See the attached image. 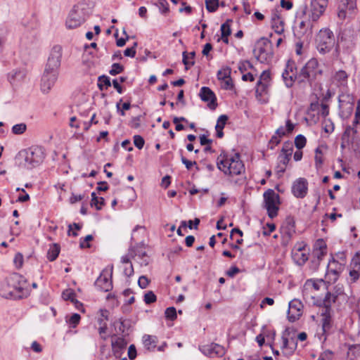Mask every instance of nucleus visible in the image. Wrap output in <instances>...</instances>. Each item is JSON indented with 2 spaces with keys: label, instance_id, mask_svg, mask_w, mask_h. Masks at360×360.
<instances>
[{
  "label": "nucleus",
  "instance_id": "nucleus-1",
  "mask_svg": "<svg viewBox=\"0 0 360 360\" xmlns=\"http://www.w3.org/2000/svg\"><path fill=\"white\" fill-rule=\"evenodd\" d=\"M322 75V70L319 67L316 58H312L297 72L293 62L288 60L285 68L282 72L283 80L287 87H291L297 79L299 83H309L310 86L316 80L318 75Z\"/></svg>",
  "mask_w": 360,
  "mask_h": 360
},
{
  "label": "nucleus",
  "instance_id": "nucleus-2",
  "mask_svg": "<svg viewBox=\"0 0 360 360\" xmlns=\"http://www.w3.org/2000/svg\"><path fill=\"white\" fill-rule=\"evenodd\" d=\"M30 293L27 280L19 274H13L0 283V295L11 300L26 298Z\"/></svg>",
  "mask_w": 360,
  "mask_h": 360
},
{
  "label": "nucleus",
  "instance_id": "nucleus-3",
  "mask_svg": "<svg viewBox=\"0 0 360 360\" xmlns=\"http://www.w3.org/2000/svg\"><path fill=\"white\" fill-rule=\"evenodd\" d=\"M217 165L224 174L229 176L240 175L245 170L238 153L231 155L222 151L217 159Z\"/></svg>",
  "mask_w": 360,
  "mask_h": 360
},
{
  "label": "nucleus",
  "instance_id": "nucleus-4",
  "mask_svg": "<svg viewBox=\"0 0 360 360\" xmlns=\"http://www.w3.org/2000/svg\"><path fill=\"white\" fill-rule=\"evenodd\" d=\"M19 164L27 169H32L39 165L44 159V153L42 148L32 146L20 151L18 154Z\"/></svg>",
  "mask_w": 360,
  "mask_h": 360
},
{
  "label": "nucleus",
  "instance_id": "nucleus-5",
  "mask_svg": "<svg viewBox=\"0 0 360 360\" xmlns=\"http://www.w3.org/2000/svg\"><path fill=\"white\" fill-rule=\"evenodd\" d=\"M360 101L356 108L354 118L352 125H347L342 136L341 147L352 146L360 141V137L358 133V126L360 125Z\"/></svg>",
  "mask_w": 360,
  "mask_h": 360
},
{
  "label": "nucleus",
  "instance_id": "nucleus-6",
  "mask_svg": "<svg viewBox=\"0 0 360 360\" xmlns=\"http://www.w3.org/2000/svg\"><path fill=\"white\" fill-rule=\"evenodd\" d=\"M89 15V9L84 3L73 6L67 18L65 25L68 29H75L85 22Z\"/></svg>",
  "mask_w": 360,
  "mask_h": 360
},
{
  "label": "nucleus",
  "instance_id": "nucleus-7",
  "mask_svg": "<svg viewBox=\"0 0 360 360\" xmlns=\"http://www.w3.org/2000/svg\"><path fill=\"white\" fill-rule=\"evenodd\" d=\"M253 55L261 63H270L274 57L271 41L266 37L258 39L253 49Z\"/></svg>",
  "mask_w": 360,
  "mask_h": 360
},
{
  "label": "nucleus",
  "instance_id": "nucleus-8",
  "mask_svg": "<svg viewBox=\"0 0 360 360\" xmlns=\"http://www.w3.org/2000/svg\"><path fill=\"white\" fill-rule=\"evenodd\" d=\"M318 51L321 53L329 52L333 48L335 39L333 32L328 28L321 30L316 37Z\"/></svg>",
  "mask_w": 360,
  "mask_h": 360
},
{
  "label": "nucleus",
  "instance_id": "nucleus-9",
  "mask_svg": "<svg viewBox=\"0 0 360 360\" xmlns=\"http://www.w3.org/2000/svg\"><path fill=\"white\" fill-rule=\"evenodd\" d=\"M264 207L267 210L268 215L273 219L278 214L280 197L272 189H268L264 193Z\"/></svg>",
  "mask_w": 360,
  "mask_h": 360
},
{
  "label": "nucleus",
  "instance_id": "nucleus-10",
  "mask_svg": "<svg viewBox=\"0 0 360 360\" xmlns=\"http://www.w3.org/2000/svg\"><path fill=\"white\" fill-rule=\"evenodd\" d=\"M63 49L60 45H55L51 50L45 69L58 72L61 64Z\"/></svg>",
  "mask_w": 360,
  "mask_h": 360
},
{
  "label": "nucleus",
  "instance_id": "nucleus-11",
  "mask_svg": "<svg viewBox=\"0 0 360 360\" xmlns=\"http://www.w3.org/2000/svg\"><path fill=\"white\" fill-rule=\"evenodd\" d=\"M328 6V0H311L308 17L313 22L317 21L323 15Z\"/></svg>",
  "mask_w": 360,
  "mask_h": 360
},
{
  "label": "nucleus",
  "instance_id": "nucleus-12",
  "mask_svg": "<svg viewBox=\"0 0 360 360\" xmlns=\"http://www.w3.org/2000/svg\"><path fill=\"white\" fill-rule=\"evenodd\" d=\"M58 72L44 69L41 79V90L44 94H48L58 79Z\"/></svg>",
  "mask_w": 360,
  "mask_h": 360
},
{
  "label": "nucleus",
  "instance_id": "nucleus-13",
  "mask_svg": "<svg viewBox=\"0 0 360 360\" xmlns=\"http://www.w3.org/2000/svg\"><path fill=\"white\" fill-rule=\"evenodd\" d=\"M340 262L336 260L334 257L329 261L327 266V274L328 275L332 274L333 278L331 280L335 281L338 280L340 274L343 271L345 264V258L341 255L340 256Z\"/></svg>",
  "mask_w": 360,
  "mask_h": 360
},
{
  "label": "nucleus",
  "instance_id": "nucleus-14",
  "mask_svg": "<svg viewBox=\"0 0 360 360\" xmlns=\"http://www.w3.org/2000/svg\"><path fill=\"white\" fill-rule=\"evenodd\" d=\"M199 350L205 356L210 358H215L222 356L225 354V349L223 346L217 344L211 343L199 347Z\"/></svg>",
  "mask_w": 360,
  "mask_h": 360
},
{
  "label": "nucleus",
  "instance_id": "nucleus-15",
  "mask_svg": "<svg viewBox=\"0 0 360 360\" xmlns=\"http://www.w3.org/2000/svg\"><path fill=\"white\" fill-rule=\"evenodd\" d=\"M292 257L299 266L303 265L308 259V251L303 243H297L292 250Z\"/></svg>",
  "mask_w": 360,
  "mask_h": 360
},
{
  "label": "nucleus",
  "instance_id": "nucleus-16",
  "mask_svg": "<svg viewBox=\"0 0 360 360\" xmlns=\"http://www.w3.org/2000/svg\"><path fill=\"white\" fill-rule=\"evenodd\" d=\"M112 271L103 270L95 282V285L101 290L108 292L112 288Z\"/></svg>",
  "mask_w": 360,
  "mask_h": 360
},
{
  "label": "nucleus",
  "instance_id": "nucleus-17",
  "mask_svg": "<svg viewBox=\"0 0 360 360\" xmlns=\"http://www.w3.org/2000/svg\"><path fill=\"white\" fill-rule=\"evenodd\" d=\"M308 191V181L305 178H298L292 186V193L297 198H304Z\"/></svg>",
  "mask_w": 360,
  "mask_h": 360
},
{
  "label": "nucleus",
  "instance_id": "nucleus-18",
  "mask_svg": "<svg viewBox=\"0 0 360 360\" xmlns=\"http://www.w3.org/2000/svg\"><path fill=\"white\" fill-rule=\"evenodd\" d=\"M303 305L302 302L298 300H292L289 302L288 311V319L289 321L294 322L302 315V309Z\"/></svg>",
  "mask_w": 360,
  "mask_h": 360
},
{
  "label": "nucleus",
  "instance_id": "nucleus-19",
  "mask_svg": "<svg viewBox=\"0 0 360 360\" xmlns=\"http://www.w3.org/2000/svg\"><path fill=\"white\" fill-rule=\"evenodd\" d=\"M199 95L203 101L208 102L207 105L210 109L214 110L217 108V103H216V96L209 87H202Z\"/></svg>",
  "mask_w": 360,
  "mask_h": 360
},
{
  "label": "nucleus",
  "instance_id": "nucleus-20",
  "mask_svg": "<svg viewBox=\"0 0 360 360\" xmlns=\"http://www.w3.org/2000/svg\"><path fill=\"white\" fill-rule=\"evenodd\" d=\"M270 85L257 82L256 85L255 95L257 99L262 103L268 102V94Z\"/></svg>",
  "mask_w": 360,
  "mask_h": 360
},
{
  "label": "nucleus",
  "instance_id": "nucleus-21",
  "mask_svg": "<svg viewBox=\"0 0 360 360\" xmlns=\"http://www.w3.org/2000/svg\"><path fill=\"white\" fill-rule=\"evenodd\" d=\"M326 253L327 250H313V256L314 259L311 260V264L314 266V269L318 268L321 261L323 259Z\"/></svg>",
  "mask_w": 360,
  "mask_h": 360
},
{
  "label": "nucleus",
  "instance_id": "nucleus-22",
  "mask_svg": "<svg viewBox=\"0 0 360 360\" xmlns=\"http://www.w3.org/2000/svg\"><path fill=\"white\" fill-rule=\"evenodd\" d=\"M283 340V348L285 349H289L291 352H293L295 349L297 348V340L294 338H290L288 339V338L285 337L283 335L282 336Z\"/></svg>",
  "mask_w": 360,
  "mask_h": 360
},
{
  "label": "nucleus",
  "instance_id": "nucleus-23",
  "mask_svg": "<svg viewBox=\"0 0 360 360\" xmlns=\"http://www.w3.org/2000/svg\"><path fill=\"white\" fill-rule=\"evenodd\" d=\"M60 248L59 245L56 243L52 244L47 252V258L49 261L53 262L56 259L59 253H60Z\"/></svg>",
  "mask_w": 360,
  "mask_h": 360
},
{
  "label": "nucleus",
  "instance_id": "nucleus-24",
  "mask_svg": "<svg viewBox=\"0 0 360 360\" xmlns=\"http://www.w3.org/2000/svg\"><path fill=\"white\" fill-rule=\"evenodd\" d=\"M294 129V124L291 122L290 120L286 121V129L283 127H280L276 131V135L279 137H283L286 135L287 133H291Z\"/></svg>",
  "mask_w": 360,
  "mask_h": 360
},
{
  "label": "nucleus",
  "instance_id": "nucleus-25",
  "mask_svg": "<svg viewBox=\"0 0 360 360\" xmlns=\"http://www.w3.org/2000/svg\"><path fill=\"white\" fill-rule=\"evenodd\" d=\"M348 77L349 76L345 71L339 70L335 73L334 79L339 84V85L345 86L347 84Z\"/></svg>",
  "mask_w": 360,
  "mask_h": 360
},
{
  "label": "nucleus",
  "instance_id": "nucleus-26",
  "mask_svg": "<svg viewBox=\"0 0 360 360\" xmlns=\"http://www.w3.org/2000/svg\"><path fill=\"white\" fill-rule=\"evenodd\" d=\"M156 339L157 338L155 336L145 335L143 337V341L145 347L148 349H154L156 347Z\"/></svg>",
  "mask_w": 360,
  "mask_h": 360
},
{
  "label": "nucleus",
  "instance_id": "nucleus-27",
  "mask_svg": "<svg viewBox=\"0 0 360 360\" xmlns=\"http://www.w3.org/2000/svg\"><path fill=\"white\" fill-rule=\"evenodd\" d=\"M111 86L110 79L108 76L102 75L98 77V86L100 90L103 91L104 87L107 89Z\"/></svg>",
  "mask_w": 360,
  "mask_h": 360
},
{
  "label": "nucleus",
  "instance_id": "nucleus-28",
  "mask_svg": "<svg viewBox=\"0 0 360 360\" xmlns=\"http://www.w3.org/2000/svg\"><path fill=\"white\" fill-rule=\"evenodd\" d=\"M231 69L229 67H225L219 70L217 72V78L222 81L231 77Z\"/></svg>",
  "mask_w": 360,
  "mask_h": 360
},
{
  "label": "nucleus",
  "instance_id": "nucleus-29",
  "mask_svg": "<svg viewBox=\"0 0 360 360\" xmlns=\"http://www.w3.org/2000/svg\"><path fill=\"white\" fill-rule=\"evenodd\" d=\"M205 3L206 9L210 13L215 12L219 6V0H205Z\"/></svg>",
  "mask_w": 360,
  "mask_h": 360
},
{
  "label": "nucleus",
  "instance_id": "nucleus-30",
  "mask_svg": "<svg viewBox=\"0 0 360 360\" xmlns=\"http://www.w3.org/2000/svg\"><path fill=\"white\" fill-rule=\"evenodd\" d=\"M337 298L336 295L331 294L330 292H327L324 300H323V305L326 307V311H328L332 303L335 302Z\"/></svg>",
  "mask_w": 360,
  "mask_h": 360
},
{
  "label": "nucleus",
  "instance_id": "nucleus-31",
  "mask_svg": "<svg viewBox=\"0 0 360 360\" xmlns=\"http://www.w3.org/2000/svg\"><path fill=\"white\" fill-rule=\"evenodd\" d=\"M112 349L115 352V349H123L127 345V342L123 338H117L115 340H112L111 343Z\"/></svg>",
  "mask_w": 360,
  "mask_h": 360
},
{
  "label": "nucleus",
  "instance_id": "nucleus-32",
  "mask_svg": "<svg viewBox=\"0 0 360 360\" xmlns=\"http://www.w3.org/2000/svg\"><path fill=\"white\" fill-rule=\"evenodd\" d=\"M62 297L65 300H70L71 302H75L76 300V294L72 289H67L63 292Z\"/></svg>",
  "mask_w": 360,
  "mask_h": 360
},
{
  "label": "nucleus",
  "instance_id": "nucleus-33",
  "mask_svg": "<svg viewBox=\"0 0 360 360\" xmlns=\"http://www.w3.org/2000/svg\"><path fill=\"white\" fill-rule=\"evenodd\" d=\"M306 143L307 139L302 134L297 135L295 139V145L298 150H301L302 148H303L305 146Z\"/></svg>",
  "mask_w": 360,
  "mask_h": 360
},
{
  "label": "nucleus",
  "instance_id": "nucleus-34",
  "mask_svg": "<svg viewBox=\"0 0 360 360\" xmlns=\"http://www.w3.org/2000/svg\"><path fill=\"white\" fill-rule=\"evenodd\" d=\"M293 148L291 142L286 141L283 143L281 154L291 157Z\"/></svg>",
  "mask_w": 360,
  "mask_h": 360
},
{
  "label": "nucleus",
  "instance_id": "nucleus-35",
  "mask_svg": "<svg viewBox=\"0 0 360 360\" xmlns=\"http://www.w3.org/2000/svg\"><path fill=\"white\" fill-rule=\"evenodd\" d=\"M157 6H158L161 13L166 15L169 13V4L167 0H158Z\"/></svg>",
  "mask_w": 360,
  "mask_h": 360
},
{
  "label": "nucleus",
  "instance_id": "nucleus-36",
  "mask_svg": "<svg viewBox=\"0 0 360 360\" xmlns=\"http://www.w3.org/2000/svg\"><path fill=\"white\" fill-rule=\"evenodd\" d=\"M348 281L349 283H355L360 276V269L352 267V269L349 271Z\"/></svg>",
  "mask_w": 360,
  "mask_h": 360
},
{
  "label": "nucleus",
  "instance_id": "nucleus-37",
  "mask_svg": "<svg viewBox=\"0 0 360 360\" xmlns=\"http://www.w3.org/2000/svg\"><path fill=\"white\" fill-rule=\"evenodd\" d=\"M27 129V126L24 123L17 124L13 126L12 132L14 134L20 135L23 134Z\"/></svg>",
  "mask_w": 360,
  "mask_h": 360
},
{
  "label": "nucleus",
  "instance_id": "nucleus-38",
  "mask_svg": "<svg viewBox=\"0 0 360 360\" xmlns=\"http://www.w3.org/2000/svg\"><path fill=\"white\" fill-rule=\"evenodd\" d=\"M315 165L317 169L320 168L323 162V155L321 150L317 148L315 150Z\"/></svg>",
  "mask_w": 360,
  "mask_h": 360
},
{
  "label": "nucleus",
  "instance_id": "nucleus-39",
  "mask_svg": "<svg viewBox=\"0 0 360 360\" xmlns=\"http://www.w3.org/2000/svg\"><path fill=\"white\" fill-rule=\"evenodd\" d=\"M231 20H227L226 22L223 23L221 26V37H229L231 33V27L229 25V22H231Z\"/></svg>",
  "mask_w": 360,
  "mask_h": 360
},
{
  "label": "nucleus",
  "instance_id": "nucleus-40",
  "mask_svg": "<svg viewBox=\"0 0 360 360\" xmlns=\"http://www.w3.org/2000/svg\"><path fill=\"white\" fill-rule=\"evenodd\" d=\"M272 24V28L274 30L275 32L281 34L284 32V27H283V20H278L277 22H271Z\"/></svg>",
  "mask_w": 360,
  "mask_h": 360
},
{
  "label": "nucleus",
  "instance_id": "nucleus-41",
  "mask_svg": "<svg viewBox=\"0 0 360 360\" xmlns=\"http://www.w3.org/2000/svg\"><path fill=\"white\" fill-rule=\"evenodd\" d=\"M258 82H262V84L271 85V74L269 71L264 70L262 72L259 77Z\"/></svg>",
  "mask_w": 360,
  "mask_h": 360
},
{
  "label": "nucleus",
  "instance_id": "nucleus-42",
  "mask_svg": "<svg viewBox=\"0 0 360 360\" xmlns=\"http://www.w3.org/2000/svg\"><path fill=\"white\" fill-rule=\"evenodd\" d=\"M229 117L226 115H220L217 122V124L215 126V129H223L225 127V124L228 120Z\"/></svg>",
  "mask_w": 360,
  "mask_h": 360
},
{
  "label": "nucleus",
  "instance_id": "nucleus-43",
  "mask_svg": "<svg viewBox=\"0 0 360 360\" xmlns=\"http://www.w3.org/2000/svg\"><path fill=\"white\" fill-rule=\"evenodd\" d=\"M156 295L154 294V292L153 291H148L145 295H144V302L146 304H152L153 302H155L156 301Z\"/></svg>",
  "mask_w": 360,
  "mask_h": 360
},
{
  "label": "nucleus",
  "instance_id": "nucleus-44",
  "mask_svg": "<svg viewBox=\"0 0 360 360\" xmlns=\"http://www.w3.org/2000/svg\"><path fill=\"white\" fill-rule=\"evenodd\" d=\"M81 319L80 315L78 314H73L70 319H68V322L70 324V327L75 328L79 323Z\"/></svg>",
  "mask_w": 360,
  "mask_h": 360
},
{
  "label": "nucleus",
  "instance_id": "nucleus-45",
  "mask_svg": "<svg viewBox=\"0 0 360 360\" xmlns=\"http://www.w3.org/2000/svg\"><path fill=\"white\" fill-rule=\"evenodd\" d=\"M165 316L169 320H174L176 319V310L174 307H168L165 312Z\"/></svg>",
  "mask_w": 360,
  "mask_h": 360
},
{
  "label": "nucleus",
  "instance_id": "nucleus-46",
  "mask_svg": "<svg viewBox=\"0 0 360 360\" xmlns=\"http://www.w3.org/2000/svg\"><path fill=\"white\" fill-rule=\"evenodd\" d=\"M343 6L350 11H354L356 6V0H342Z\"/></svg>",
  "mask_w": 360,
  "mask_h": 360
},
{
  "label": "nucleus",
  "instance_id": "nucleus-47",
  "mask_svg": "<svg viewBox=\"0 0 360 360\" xmlns=\"http://www.w3.org/2000/svg\"><path fill=\"white\" fill-rule=\"evenodd\" d=\"M124 70V68L120 63H113L110 70V74L111 75H116L120 72H122Z\"/></svg>",
  "mask_w": 360,
  "mask_h": 360
},
{
  "label": "nucleus",
  "instance_id": "nucleus-48",
  "mask_svg": "<svg viewBox=\"0 0 360 360\" xmlns=\"http://www.w3.org/2000/svg\"><path fill=\"white\" fill-rule=\"evenodd\" d=\"M134 143L137 148L142 149L144 146L145 141L141 136L135 135L134 136Z\"/></svg>",
  "mask_w": 360,
  "mask_h": 360
},
{
  "label": "nucleus",
  "instance_id": "nucleus-49",
  "mask_svg": "<svg viewBox=\"0 0 360 360\" xmlns=\"http://www.w3.org/2000/svg\"><path fill=\"white\" fill-rule=\"evenodd\" d=\"M326 312H327L326 311ZM326 313L323 314L325 317L322 320V328L324 333H326L330 328V317L326 316Z\"/></svg>",
  "mask_w": 360,
  "mask_h": 360
},
{
  "label": "nucleus",
  "instance_id": "nucleus-50",
  "mask_svg": "<svg viewBox=\"0 0 360 360\" xmlns=\"http://www.w3.org/2000/svg\"><path fill=\"white\" fill-rule=\"evenodd\" d=\"M221 87L226 90H232L234 87L231 77L221 81Z\"/></svg>",
  "mask_w": 360,
  "mask_h": 360
},
{
  "label": "nucleus",
  "instance_id": "nucleus-51",
  "mask_svg": "<svg viewBox=\"0 0 360 360\" xmlns=\"http://www.w3.org/2000/svg\"><path fill=\"white\" fill-rule=\"evenodd\" d=\"M280 142H281V137H279L275 134V135L272 136L271 139H270L268 147L270 149L274 150L275 146L278 145L280 143Z\"/></svg>",
  "mask_w": 360,
  "mask_h": 360
},
{
  "label": "nucleus",
  "instance_id": "nucleus-52",
  "mask_svg": "<svg viewBox=\"0 0 360 360\" xmlns=\"http://www.w3.org/2000/svg\"><path fill=\"white\" fill-rule=\"evenodd\" d=\"M327 250V245L323 239H319L316 240L314 250Z\"/></svg>",
  "mask_w": 360,
  "mask_h": 360
},
{
  "label": "nucleus",
  "instance_id": "nucleus-53",
  "mask_svg": "<svg viewBox=\"0 0 360 360\" xmlns=\"http://www.w3.org/2000/svg\"><path fill=\"white\" fill-rule=\"evenodd\" d=\"M137 46V43L134 42V46L131 48H127L124 50V54L125 56L134 58L136 55V47Z\"/></svg>",
  "mask_w": 360,
  "mask_h": 360
},
{
  "label": "nucleus",
  "instance_id": "nucleus-54",
  "mask_svg": "<svg viewBox=\"0 0 360 360\" xmlns=\"http://www.w3.org/2000/svg\"><path fill=\"white\" fill-rule=\"evenodd\" d=\"M123 273L127 277L132 276L134 274V268L132 264H125L124 266Z\"/></svg>",
  "mask_w": 360,
  "mask_h": 360
},
{
  "label": "nucleus",
  "instance_id": "nucleus-55",
  "mask_svg": "<svg viewBox=\"0 0 360 360\" xmlns=\"http://www.w3.org/2000/svg\"><path fill=\"white\" fill-rule=\"evenodd\" d=\"M352 266L358 270L360 269V251L357 252L353 257Z\"/></svg>",
  "mask_w": 360,
  "mask_h": 360
},
{
  "label": "nucleus",
  "instance_id": "nucleus-56",
  "mask_svg": "<svg viewBox=\"0 0 360 360\" xmlns=\"http://www.w3.org/2000/svg\"><path fill=\"white\" fill-rule=\"evenodd\" d=\"M299 27L301 30L302 34H304L307 29H311L312 27V25L310 21H302L299 25Z\"/></svg>",
  "mask_w": 360,
  "mask_h": 360
},
{
  "label": "nucleus",
  "instance_id": "nucleus-57",
  "mask_svg": "<svg viewBox=\"0 0 360 360\" xmlns=\"http://www.w3.org/2000/svg\"><path fill=\"white\" fill-rule=\"evenodd\" d=\"M149 283L148 278L145 276H141L138 281L139 287L142 289L146 288Z\"/></svg>",
  "mask_w": 360,
  "mask_h": 360
},
{
  "label": "nucleus",
  "instance_id": "nucleus-58",
  "mask_svg": "<svg viewBox=\"0 0 360 360\" xmlns=\"http://www.w3.org/2000/svg\"><path fill=\"white\" fill-rule=\"evenodd\" d=\"M333 355V352L330 350L324 351L319 357V360H330Z\"/></svg>",
  "mask_w": 360,
  "mask_h": 360
},
{
  "label": "nucleus",
  "instance_id": "nucleus-59",
  "mask_svg": "<svg viewBox=\"0 0 360 360\" xmlns=\"http://www.w3.org/2000/svg\"><path fill=\"white\" fill-rule=\"evenodd\" d=\"M240 272L238 267L236 266H231L226 272V274L231 278L234 277L237 274Z\"/></svg>",
  "mask_w": 360,
  "mask_h": 360
},
{
  "label": "nucleus",
  "instance_id": "nucleus-60",
  "mask_svg": "<svg viewBox=\"0 0 360 360\" xmlns=\"http://www.w3.org/2000/svg\"><path fill=\"white\" fill-rule=\"evenodd\" d=\"M93 240V236L91 235H87L84 239V241H81L80 242V247L82 248H89L90 247V245L88 243L89 241H91Z\"/></svg>",
  "mask_w": 360,
  "mask_h": 360
},
{
  "label": "nucleus",
  "instance_id": "nucleus-61",
  "mask_svg": "<svg viewBox=\"0 0 360 360\" xmlns=\"http://www.w3.org/2000/svg\"><path fill=\"white\" fill-rule=\"evenodd\" d=\"M128 356L130 359H134L136 356V349L134 345H131L128 349Z\"/></svg>",
  "mask_w": 360,
  "mask_h": 360
},
{
  "label": "nucleus",
  "instance_id": "nucleus-62",
  "mask_svg": "<svg viewBox=\"0 0 360 360\" xmlns=\"http://www.w3.org/2000/svg\"><path fill=\"white\" fill-rule=\"evenodd\" d=\"M181 160L182 162V163L185 165V167H186L187 169H191V168L196 165V162L195 161H190L188 160H187L186 158H184V156H181Z\"/></svg>",
  "mask_w": 360,
  "mask_h": 360
},
{
  "label": "nucleus",
  "instance_id": "nucleus-63",
  "mask_svg": "<svg viewBox=\"0 0 360 360\" xmlns=\"http://www.w3.org/2000/svg\"><path fill=\"white\" fill-rule=\"evenodd\" d=\"M23 262V257L20 253H18L15 255L14 258V263L15 264L17 267H21Z\"/></svg>",
  "mask_w": 360,
  "mask_h": 360
},
{
  "label": "nucleus",
  "instance_id": "nucleus-64",
  "mask_svg": "<svg viewBox=\"0 0 360 360\" xmlns=\"http://www.w3.org/2000/svg\"><path fill=\"white\" fill-rule=\"evenodd\" d=\"M290 157L287 156L285 155L280 154L278 155V160L280 164H282L283 165H287Z\"/></svg>",
  "mask_w": 360,
  "mask_h": 360
}]
</instances>
